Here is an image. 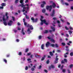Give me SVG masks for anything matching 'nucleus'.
Instances as JSON below:
<instances>
[{
  "mask_svg": "<svg viewBox=\"0 0 73 73\" xmlns=\"http://www.w3.org/2000/svg\"><path fill=\"white\" fill-rule=\"evenodd\" d=\"M23 0H21L20 1V3L21 4V7H23V12H24L25 11L26 13H27V12L29 11V5H28V4H27L26 6H27V7H24L26 6V5H24V3H23Z\"/></svg>",
  "mask_w": 73,
  "mask_h": 73,
  "instance_id": "obj_1",
  "label": "nucleus"
},
{
  "mask_svg": "<svg viewBox=\"0 0 73 73\" xmlns=\"http://www.w3.org/2000/svg\"><path fill=\"white\" fill-rule=\"evenodd\" d=\"M52 7L53 8H56V4L54 3H53L52 5H50V6H47L46 7V9L47 10H49L50 12L52 9Z\"/></svg>",
  "mask_w": 73,
  "mask_h": 73,
  "instance_id": "obj_2",
  "label": "nucleus"
},
{
  "mask_svg": "<svg viewBox=\"0 0 73 73\" xmlns=\"http://www.w3.org/2000/svg\"><path fill=\"white\" fill-rule=\"evenodd\" d=\"M44 18V17L42 16H41V19H40V21H41V22L40 23V25H43V24L44 23L46 25H48V23H46V20H42V19Z\"/></svg>",
  "mask_w": 73,
  "mask_h": 73,
  "instance_id": "obj_3",
  "label": "nucleus"
},
{
  "mask_svg": "<svg viewBox=\"0 0 73 73\" xmlns=\"http://www.w3.org/2000/svg\"><path fill=\"white\" fill-rule=\"evenodd\" d=\"M8 13H6V16L7 17L6 19L5 18V15L3 16V20L4 22H6V21H7V19H8Z\"/></svg>",
  "mask_w": 73,
  "mask_h": 73,
  "instance_id": "obj_4",
  "label": "nucleus"
},
{
  "mask_svg": "<svg viewBox=\"0 0 73 73\" xmlns=\"http://www.w3.org/2000/svg\"><path fill=\"white\" fill-rule=\"evenodd\" d=\"M31 30H32L33 29V28H29L27 30V32L28 33H29V34H30L31 33Z\"/></svg>",
  "mask_w": 73,
  "mask_h": 73,
  "instance_id": "obj_5",
  "label": "nucleus"
},
{
  "mask_svg": "<svg viewBox=\"0 0 73 73\" xmlns=\"http://www.w3.org/2000/svg\"><path fill=\"white\" fill-rule=\"evenodd\" d=\"M55 12H56L55 10H52V13L50 14L51 16H54V15L55 14Z\"/></svg>",
  "mask_w": 73,
  "mask_h": 73,
  "instance_id": "obj_6",
  "label": "nucleus"
},
{
  "mask_svg": "<svg viewBox=\"0 0 73 73\" xmlns=\"http://www.w3.org/2000/svg\"><path fill=\"white\" fill-rule=\"evenodd\" d=\"M31 19L33 21V23H34V22H36V21H37V20H38V19H36L35 20V19L34 18L32 17L31 18Z\"/></svg>",
  "mask_w": 73,
  "mask_h": 73,
  "instance_id": "obj_7",
  "label": "nucleus"
},
{
  "mask_svg": "<svg viewBox=\"0 0 73 73\" xmlns=\"http://www.w3.org/2000/svg\"><path fill=\"white\" fill-rule=\"evenodd\" d=\"M57 57H58V56H56V60L54 61V63L55 64H56V63L58 62V58H57Z\"/></svg>",
  "mask_w": 73,
  "mask_h": 73,
  "instance_id": "obj_8",
  "label": "nucleus"
},
{
  "mask_svg": "<svg viewBox=\"0 0 73 73\" xmlns=\"http://www.w3.org/2000/svg\"><path fill=\"white\" fill-rule=\"evenodd\" d=\"M48 39H49V40H50V41H52V42H55V41H54V39H53L52 38H51L50 37H48Z\"/></svg>",
  "mask_w": 73,
  "mask_h": 73,
  "instance_id": "obj_9",
  "label": "nucleus"
},
{
  "mask_svg": "<svg viewBox=\"0 0 73 73\" xmlns=\"http://www.w3.org/2000/svg\"><path fill=\"white\" fill-rule=\"evenodd\" d=\"M62 64H64L65 62H67V59H64V60H62L61 62Z\"/></svg>",
  "mask_w": 73,
  "mask_h": 73,
  "instance_id": "obj_10",
  "label": "nucleus"
},
{
  "mask_svg": "<svg viewBox=\"0 0 73 73\" xmlns=\"http://www.w3.org/2000/svg\"><path fill=\"white\" fill-rule=\"evenodd\" d=\"M12 23H13V22L11 21H10L8 23V25L9 26H11V25L12 24Z\"/></svg>",
  "mask_w": 73,
  "mask_h": 73,
  "instance_id": "obj_11",
  "label": "nucleus"
},
{
  "mask_svg": "<svg viewBox=\"0 0 73 73\" xmlns=\"http://www.w3.org/2000/svg\"><path fill=\"white\" fill-rule=\"evenodd\" d=\"M53 20H54V24H56V22H55V21L57 20V18H56L54 17L53 18Z\"/></svg>",
  "mask_w": 73,
  "mask_h": 73,
  "instance_id": "obj_12",
  "label": "nucleus"
},
{
  "mask_svg": "<svg viewBox=\"0 0 73 73\" xmlns=\"http://www.w3.org/2000/svg\"><path fill=\"white\" fill-rule=\"evenodd\" d=\"M49 42H48L46 44V48H48V46H49Z\"/></svg>",
  "mask_w": 73,
  "mask_h": 73,
  "instance_id": "obj_13",
  "label": "nucleus"
},
{
  "mask_svg": "<svg viewBox=\"0 0 73 73\" xmlns=\"http://www.w3.org/2000/svg\"><path fill=\"white\" fill-rule=\"evenodd\" d=\"M23 22L24 23L25 25V26H26L27 25V22H25V19H23Z\"/></svg>",
  "mask_w": 73,
  "mask_h": 73,
  "instance_id": "obj_14",
  "label": "nucleus"
},
{
  "mask_svg": "<svg viewBox=\"0 0 73 73\" xmlns=\"http://www.w3.org/2000/svg\"><path fill=\"white\" fill-rule=\"evenodd\" d=\"M51 68H54V66H53V65H51L50 67L49 68V70H50V69H51Z\"/></svg>",
  "mask_w": 73,
  "mask_h": 73,
  "instance_id": "obj_15",
  "label": "nucleus"
},
{
  "mask_svg": "<svg viewBox=\"0 0 73 73\" xmlns=\"http://www.w3.org/2000/svg\"><path fill=\"white\" fill-rule=\"evenodd\" d=\"M41 48L42 49L44 50V44H43L41 46Z\"/></svg>",
  "mask_w": 73,
  "mask_h": 73,
  "instance_id": "obj_16",
  "label": "nucleus"
},
{
  "mask_svg": "<svg viewBox=\"0 0 73 73\" xmlns=\"http://www.w3.org/2000/svg\"><path fill=\"white\" fill-rule=\"evenodd\" d=\"M1 5L3 7H5L6 5V4L5 3H3L1 4Z\"/></svg>",
  "mask_w": 73,
  "mask_h": 73,
  "instance_id": "obj_17",
  "label": "nucleus"
},
{
  "mask_svg": "<svg viewBox=\"0 0 73 73\" xmlns=\"http://www.w3.org/2000/svg\"><path fill=\"white\" fill-rule=\"evenodd\" d=\"M46 57V56L45 55H44L43 56V57H42L41 59V60L43 61V60H44V59H45V58Z\"/></svg>",
  "mask_w": 73,
  "mask_h": 73,
  "instance_id": "obj_18",
  "label": "nucleus"
},
{
  "mask_svg": "<svg viewBox=\"0 0 73 73\" xmlns=\"http://www.w3.org/2000/svg\"><path fill=\"white\" fill-rule=\"evenodd\" d=\"M27 27H30V28H33V26L31 25H29L28 24Z\"/></svg>",
  "mask_w": 73,
  "mask_h": 73,
  "instance_id": "obj_19",
  "label": "nucleus"
},
{
  "mask_svg": "<svg viewBox=\"0 0 73 73\" xmlns=\"http://www.w3.org/2000/svg\"><path fill=\"white\" fill-rule=\"evenodd\" d=\"M69 68H73V64L70 65L69 66Z\"/></svg>",
  "mask_w": 73,
  "mask_h": 73,
  "instance_id": "obj_20",
  "label": "nucleus"
},
{
  "mask_svg": "<svg viewBox=\"0 0 73 73\" xmlns=\"http://www.w3.org/2000/svg\"><path fill=\"white\" fill-rule=\"evenodd\" d=\"M68 32H69V34H70V35H71L72 33V31H69Z\"/></svg>",
  "mask_w": 73,
  "mask_h": 73,
  "instance_id": "obj_21",
  "label": "nucleus"
},
{
  "mask_svg": "<svg viewBox=\"0 0 73 73\" xmlns=\"http://www.w3.org/2000/svg\"><path fill=\"white\" fill-rule=\"evenodd\" d=\"M46 11V10L44 9L42 10V12L43 13H45Z\"/></svg>",
  "mask_w": 73,
  "mask_h": 73,
  "instance_id": "obj_22",
  "label": "nucleus"
},
{
  "mask_svg": "<svg viewBox=\"0 0 73 73\" xmlns=\"http://www.w3.org/2000/svg\"><path fill=\"white\" fill-rule=\"evenodd\" d=\"M62 72L63 73L66 72V69H63L62 70Z\"/></svg>",
  "mask_w": 73,
  "mask_h": 73,
  "instance_id": "obj_23",
  "label": "nucleus"
},
{
  "mask_svg": "<svg viewBox=\"0 0 73 73\" xmlns=\"http://www.w3.org/2000/svg\"><path fill=\"white\" fill-rule=\"evenodd\" d=\"M30 65H29V68H31V67H32V66H33V64H30Z\"/></svg>",
  "mask_w": 73,
  "mask_h": 73,
  "instance_id": "obj_24",
  "label": "nucleus"
},
{
  "mask_svg": "<svg viewBox=\"0 0 73 73\" xmlns=\"http://www.w3.org/2000/svg\"><path fill=\"white\" fill-rule=\"evenodd\" d=\"M50 54L51 56H52L53 55V54L52 53V52H50Z\"/></svg>",
  "mask_w": 73,
  "mask_h": 73,
  "instance_id": "obj_25",
  "label": "nucleus"
},
{
  "mask_svg": "<svg viewBox=\"0 0 73 73\" xmlns=\"http://www.w3.org/2000/svg\"><path fill=\"white\" fill-rule=\"evenodd\" d=\"M44 7V4H42V5H41V8H43Z\"/></svg>",
  "mask_w": 73,
  "mask_h": 73,
  "instance_id": "obj_26",
  "label": "nucleus"
},
{
  "mask_svg": "<svg viewBox=\"0 0 73 73\" xmlns=\"http://www.w3.org/2000/svg\"><path fill=\"white\" fill-rule=\"evenodd\" d=\"M52 31L54 32V31H55V28H52Z\"/></svg>",
  "mask_w": 73,
  "mask_h": 73,
  "instance_id": "obj_27",
  "label": "nucleus"
},
{
  "mask_svg": "<svg viewBox=\"0 0 73 73\" xmlns=\"http://www.w3.org/2000/svg\"><path fill=\"white\" fill-rule=\"evenodd\" d=\"M62 45H63V46H65V43L62 42Z\"/></svg>",
  "mask_w": 73,
  "mask_h": 73,
  "instance_id": "obj_28",
  "label": "nucleus"
},
{
  "mask_svg": "<svg viewBox=\"0 0 73 73\" xmlns=\"http://www.w3.org/2000/svg\"><path fill=\"white\" fill-rule=\"evenodd\" d=\"M48 33V31L47 30L45 31L44 33Z\"/></svg>",
  "mask_w": 73,
  "mask_h": 73,
  "instance_id": "obj_29",
  "label": "nucleus"
},
{
  "mask_svg": "<svg viewBox=\"0 0 73 73\" xmlns=\"http://www.w3.org/2000/svg\"><path fill=\"white\" fill-rule=\"evenodd\" d=\"M26 19H29V16L28 15H26Z\"/></svg>",
  "mask_w": 73,
  "mask_h": 73,
  "instance_id": "obj_30",
  "label": "nucleus"
},
{
  "mask_svg": "<svg viewBox=\"0 0 73 73\" xmlns=\"http://www.w3.org/2000/svg\"><path fill=\"white\" fill-rule=\"evenodd\" d=\"M3 24L5 25H7V22H3Z\"/></svg>",
  "mask_w": 73,
  "mask_h": 73,
  "instance_id": "obj_31",
  "label": "nucleus"
},
{
  "mask_svg": "<svg viewBox=\"0 0 73 73\" xmlns=\"http://www.w3.org/2000/svg\"><path fill=\"white\" fill-rule=\"evenodd\" d=\"M31 54V52H29V53L27 54V56H30Z\"/></svg>",
  "mask_w": 73,
  "mask_h": 73,
  "instance_id": "obj_32",
  "label": "nucleus"
},
{
  "mask_svg": "<svg viewBox=\"0 0 73 73\" xmlns=\"http://www.w3.org/2000/svg\"><path fill=\"white\" fill-rule=\"evenodd\" d=\"M55 46L56 48H58V44H55Z\"/></svg>",
  "mask_w": 73,
  "mask_h": 73,
  "instance_id": "obj_33",
  "label": "nucleus"
},
{
  "mask_svg": "<svg viewBox=\"0 0 73 73\" xmlns=\"http://www.w3.org/2000/svg\"><path fill=\"white\" fill-rule=\"evenodd\" d=\"M70 56H73V52H71L70 53Z\"/></svg>",
  "mask_w": 73,
  "mask_h": 73,
  "instance_id": "obj_34",
  "label": "nucleus"
},
{
  "mask_svg": "<svg viewBox=\"0 0 73 73\" xmlns=\"http://www.w3.org/2000/svg\"><path fill=\"white\" fill-rule=\"evenodd\" d=\"M21 33H22L23 35H25V32H24V31L21 32Z\"/></svg>",
  "mask_w": 73,
  "mask_h": 73,
  "instance_id": "obj_35",
  "label": "nucleus"
},
{
  "mask_svg": "<svg viewBox=\"0 0 73 73\" xmlns=\"http://www.w3.org/2000/svg\"><path fill=\"white\" fill-rule=\"evenodd\" d=\"M31 70H32V71H34V70H35V68H32L31 69Z\"/></svg>",
  "mask_w": 73,
  "mask_h": 73,
  "instance_id": "obj_36",
  "label": "nucleus"
},
{
  "mask_svg": "<svg viewBox=\"0 0 73 73\" xmlns=\"http://www.w3.org/2000/svg\"><path fill=\"white\" fill-rule=\"evenodd\" d=\"M28 67L27 66H26L25 68V70H28Z\"/></svg>",
  "mask_w": 73,
  "mask_h": 73,
  "instance_id": "obj_37",
  "label": "nucleus"
},
{
  "mask_svg": "<svg viewBox=\"0 0 73 73\" xmlns=\"http://www.w3.org/2000/svg\"><path fill=\"white\" fill-rule=\"evenodd\" d=\"M24 28H22V30H21V32H24Z\"/></svg>",
  "mask_w": 73,
  "mask_h": 73,
  "instance_id": "obj_38",
  "label": "nucleus"
},
{
  "mask_svg": "<svg viewBox=\"0 0 73 73\" xmlns=\"http://www.w3.org/2000/svg\"><path fill=\"white\" fill-rule=\"evenodd\" d=\"M64 57H67V55H66V54H64Z\"/></svg>",
  "mask_w": 73,
  "mask_h": 73,
  "instance_id": "obj_39",
  "label": "nucleus"
},
{
  "mask_svg": "<svg viewBox=\"0 0 73 73\" xmlns=\"http://www.w3.org/2000/svg\"><path fill=\"white\" fill-rule=\"evenodd\" d=\"M57 22L58 24H60V21H59L58 20L57 21Z\"/></svg>",
  "mask_w": 73,
  "mask_h": 73,
  "instance_id": "obj_40",
  "label": "nucleus"
},
{
  "mask_svg": "<svg viewBox=\"0 0 73 73\" xmlns=\"http://www.w3.org/2000/svg\"><path fill=\"white\" fill-rule=\"evenodd\" d=\"M27 60L28 61H30L31 60V58H28L27 59Z\"/></svg>",
  "mask_w": 73,
  "mask_h": 73,
  "instance_id": "obj_41",
  "label": "nucleus"
},
{
  "mask_svg": "<svg viewBox=\"0 0 73 73\" xmlns=\"http://www.w3.org/2000/svg\"><path fill=\"white\" fill-rule=\"evenodd\" d=\"M4 62H5L6 63H7V60H6V59H4Z\"/></svg>",
  "mask_w": 73,
  "mask_h": 73,
  "instance_id": "obj_42",
  "label": "nucleus"
},
{
  "mask_svg": "<svg viewBox=\"0 0 73 73\" xmlns=\"http://www.w3.org/2000/svg\"><path fill=\"white\" fill-rule=\"evenodd\" d=\"M51 45L52 46V47H54V44H51Z\"/></svg>",
  "mask_w": 73,
  "mask_h": 73,
  "instance_id": "obj_43",
  "label": "nucleus"
},
{
  "mask_svg": "<svg viewBox=\"0 0 73 73\" xmlns=\"http://www.w3.org/2000/svg\"><path fill=\"white\" fill-rule=\"evenodd\" d=\"M3 8H4V7H3V6H0V9H3Z\"/></svg>",
  "mask_w": 73,
  "mask_h": 73,
  "instance_id": "obj_44",
  "label": "nucleus"
},
{
  "mask_svg": "<svg viewBox=\"0 0 73 73\" xmlns=\"http://www.w3.org/2000/svg\"><path fill=\"white\" fill-rule=\"evenodd\" d=\"M42 3L44 4H43L44 5L45 4H46V3H45V1H43Z\"/></svg>",
  "mask_w": 73,
  "mask_h": 73,
  "instance_id": "obj_45",
  "label": "nucleus"
},
{
  "mask_svg": "<svg viewBox=\"0 0 73 73\" xmlns=\"http://www.w3.org/2000/svg\"><path fill=\"white\" fill-rule=\"evenodd\" d=\"M28 50H29V49L28 48L26 49V51H25L26 52H28Z\"/></svg>",
  "mask_w": 73,
  "mask_h": 73,
  "instance_id": "obj_46",
  "label": "nucleus"
},
{
  "mask_svg": "<svg viewBox=\"0 0 73 73\" xmlns=\"http://www.w3.org/2000/svg\"><path fill=\"white\" fill-rule=\"evenodd\" d=\"M64 67V65H62L61 67V68H60V69H62V68H63V67Z\"/></svg>",
  "mask_w": 73,
  "mask_h": 73,
  "instance_id": "obj_47",
  "label": "nucleus"
},
{
  "mask_svg": "<svg viewBox=\"0 0 73 73\" xmlns=\"http://www.w3.org/2000/svg\"><path fill=\"white\" fill-rule=\"evenodd\" d=\"M13 31L14 32H15V33L17 32V30H14Z\"/></svg>",
  "mask_w": 73,
  "mask_h": 73,
  "instance_id": "obj_48",
  "label": "nucleus"
},
{
  "mask_svg": "<svg viewBox=\"0 0 73 73\" xmlns=\"http://www.w3.org/2000/svg\"><path fill=\"white\" fill-rule=\"evenodd\" d=\"M49 60H48L47 61H46V63L47 64H49Z\"/></svg>",
  "mask_w": 73,
  "mask_h": 73,
  "instance_id": "obj_49",
  "label": "nucleus"
},
{
  "mask_svg": "<svg viewBox=\"0 0 73 73\" xmlns=\"http://www.w3.org/2000/svg\"><path fill=\"white\" fill-rule=\"evenodd\" d=\"M19 1V0H16L15 1V3H17Z\"/></svg>",
  "mask_w": 73,
  "mask_h": 73,
  "instance_id": "obj_50",
  "label": "nucleus"
},
{
  "mask_svg": "<svg viewBox=\"0 0 73 73\" xmlns=\"http://www.w3.org/2000/svg\"><path fill=\"white\" fill-rule=\"evenodd\" d=\"M12 18L13 20V21H15V18L13 17H12Z\"/></svg>",
  "mask_w": 73,
  "mask_h": 73,
  "instance_id": "obj_51",
  "label": "nucleus"
},
{
  "mask_svg": "<svg viewBox=\"0 0 73 73\" xmlns=\"http://www.w3.org/2000/svg\"><path fill=\"white\" fill-rule=\"evenodd\" d=\"M19 31H20V30H21V29L20 28H18L17 29Z\"/></svg>",
  "mask_w": 73,
  "mask_h": 73,
  "instance_id": "obj_52",
  "label": "nucleus"
},
{
  "mask_svg": "<svg viewBox=\"0 0 73 73\" xmlns=\"http://www.w3.org/2000/svg\"><path fill=\"white\" fill-rule=\"evenodd\" d=\"M35 57H39V56H38V55H35Z\"/></svg>",
  "mask_w": 73,
  "mask_h": 73,
  "instance_id": "obj_53",
  "label": "nucleus"
},
{
  "mask_svg": "<svg viewBox=\"0 0 73 73\" xmlns=\"http://www.w3.org/2000/svg\"><path fill=\"white\" fill-rule=\"evenodd\" d=\"M65 4L66 5H68V3H65Z\"/></svg>",
  "mask_w": 73,
  "mask_h": 73,
  "instance_id": "obj_54",
  "label": "nucleus"
},
{
  "mask_svg": "<svg viewBox=\"0 0 73 73\" xmlns=\"http://www.w3.org/2000/svg\"><path fill=\"white\" fill-rule=\"evenodd\" d=\"M44 71L45 72H46V73H47V72H48V71H47V70H44Z\"/></svg>",
  "mask_w": 73,
  "mask_h": 73,
  "instance_id": "obj_55",
  "label": "nucleus"
},
{
  "mask_svg": "<svg viewBox=\"0 0 73 73\" xmlns=\"http://www.w3.org/2000/svg\"><path fill=\"white\" fill-rule=\"evenodd\" d=\"M39 39H41V36H39Z\"/></svg>",
  "mask_w": 73,
  "mask_h": 73,
  "instance_id": "obj_56",
  "label": "nucleus"
},
{
  "mask_svg": "<svg viewBox=\"0 0 73 73\" xmlns=\"http://www.w3.org/2000/svg\"><path fill=\"white\" fill-rule=\"evenodd\" d=\"M42 67V66H40L39 67V69H41V68Z\"/></svg>",
  "mask_w": 73,
  "mask_h": 73,
  "instance_id": "obj_57",
  "label": "nucleus"
},
{
  "mask_svg": "<svg viewBox=\"0 0 73 73\" xmlns=\"http://www.w3.org/2000/svg\"><path fill=\"white\" fill-rule=\"evenodd\" d=\"M68 73H70V71L69 70H68Z\"/></svg>",
  "mask_w": 73,
  "mask_h": 73,
  "instance_id": "obj_58",
  "label": "nucleus"
},
{
  "mask_svg": "<svg viewBox=\"0 0 73 73\" xmlns=\"http://www.w3.org/2000/svg\"><path fill=\"white\" fill-rule=\"evenodd\" d=\"M19 55H21V54H22L21 52H20L19 53Z\"/></svg>",
  "mask_w": 73,
  "mask_h": 73,
  "instance_id": "obj_59",
  "label": "nucleus"
},
{
  "mask_svg": "<svg viewBox=\"0 0 73 73\" xmlns=\"http://www.w3.org/2000/svg\"><path fill=\"white\" fill-rule=\"evenodd\" d=\"M36 65H35L34 66H33V68H36Z\"/></svg>",
  "mask_w": 73,
  "mask_h": 73,
  "instance_id": "obj_60",
  "label": "nucleus"
},
{
  "mask_svg": "<svg viewBox=\"0 0 73 73\" xmlns=\"http://www.w3.org/2000/svg\"><path fill=\"white\" fill-rule=\"evenodd\" d=\"M66 35L67 37H69V35H68V34H66Z\"/></svg>",
  "mask_w": 73,
  "mask_h": 73,
  "instance_id": "obj_61",
  "label": "nucleus"
},
{
  "mask_svg": "<svg viewBox=\"0 0 73 73\" xmlns=\"http://www.w3.org/2000/svg\"><path fill=\"white\" fill-rule=\"evenodd\" d=\"M16 41L17 42H19V39H17Z\"/></svg>",
  "mask_w": 73,
  "mask_h": 73,
  "instance_id": "obj_62",
  "label": "nucleus"
},
{
  "mask_svg": "<svg viewBox=\"0 0 73 73\" xmlns=\"http://www.w3.org/2000/svg\"><path fill=\"white\" fill-rule=\"evenodd\" d=\"M60 20H61V21H62L63 23H64V20H62V19H60Z\"/></svg>",
  "mask_w": 73,
  "mask_h": 73,
  "instance_id": "obj_63",
  "label": "nucleus"
},
{
  "mask_svg": "<svg viewBox=\"0 0 73 73\" xmlns=\"http://www.w3.org/2000/svg\"><path fill=\"white\" fill-rule=\"evenodd\" d=\"M33 57V55H31V58H32Z\"/></svg>",
  "mask_w": 73,
  "mask_h": 73,
  "instance_id": "obj_64",
  "label": "nucleus"
}]
</instances>
